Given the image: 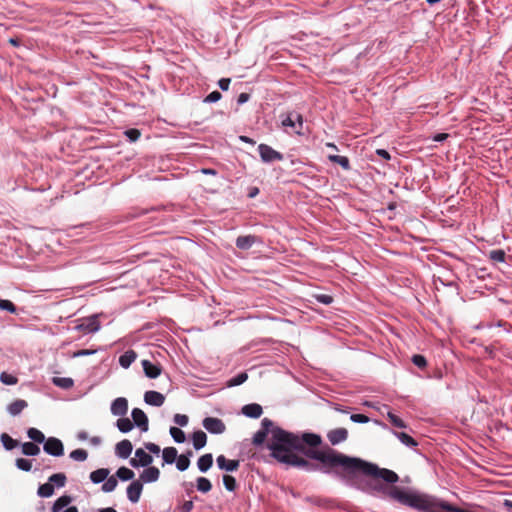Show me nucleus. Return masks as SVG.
<instances>
[{"mask_svg": "<svg viewBox=\"0 0 512 512\" xmlns=\"http://www.w3.org/2000/svg\"><path fill=\"white\" fill-rule=\"evenodd\" d=\"M258 151H259L261 160L265 163H271L274 161H282L284 158L280 152L274 150L272 147H270L267 144H260L258 146Z\"/></svg>", "mask_w": 512, "mask_h": 512, "instance_id": "20e7f679", "label": "nucleus"}, {"mask_svg": "<svg viewBox=\"0 0 512 512\" xmlns=\"http://www.w3.org/2000/svg\"><path fill=\"white\" fill-rule=\"evenodd\" d=\"M314 448L315 447H304L301 451L309 459L320 462L326 472L340 468L348 475L355 474L356 472H362L364 475L370 476L374 479H382L383 481L391 484H394L399 480L397 473L392 470L380 468L376 464L366 462L360 458L349 457L328 446L322 450Z\"/></svg>", "mask_w": 512, "mask_h": 512, "instance_id": "f257e3e1", "label": "nucleus"}, {"mask_svg": "<svg viewBox=\"0 0 512 512\" xmlns=\"http://www.w3.org/2000/svg\"><path fill=\"white\" fill-rule=\"evenodd\" d=\"M66 475L64 473H56L49 477V483L55 484L57 487H63L66 483Z\"/></svg>", "mask_w": 512, "mask_h": 512, "instance_id": "ea45409f", "label": "nucleus"}, {"mask_svg": "<svg viewBox=\"0 0 512 512\" xmlns=\"http://www.w3.org/2000/svg\"><path fill=\"white\" fill-rule=\"evenodd\" d=\"M351 421L355 423H367L369 422V417L364 414H352L350 416Z\"/></svg>", "mask_w": 512, "mask_h": 512, "instance_id": "4d7b16f0", "label": "nucleus"}, {"mask_svg": "<svg viewBox=\"0 0 512 512\" xmlns=\"http://www.w3.org/2000/svg\"><path fill=\"white\" fill-rule=\"evenodd\" d=\"M0 380L2 383L6 384V385H14L18 382V379L15 376L8 374L6 372H3L0 375Z\"/></svg>", "mask_w": 512, "mask_h": 512, "instance_id": "3c124183", "label": "nucleus"}, {"mask_svg": "<svg viewBox=\"0 0 512 512\" xmlns=\"http://www.w3.org/2000/svg\"><path fill=\"white\" fill-rule=\"evenodd\" d=\"M135 456L136 458H132L130 460V464L132 467H139V466H142V467H147L149 466L152 461H153V458L151 455H149L148 453H146L143 449L139 448L136 450L135 452Z\"/></svg>", "mask_w": 512, "mask_h": 512, "instance_id": "6e6552de", "label": "nucleus"}, {"mask_svg": "<svg viewBox=\"0 0 512 512\" xmlns=\"http://www.w3.org/2000/svg\"><path fill=\"white\" fill-rule=\"evenodd\" d=\"M116 425L118 429L123 433L131 431L134 426L133 422L129 418L123 416L117 420Z\"/></svg>", "mask_w": 512, "mask_h": 512, "instance_id": "7c9ffc66", "label": "nucleus"}, {"mask_svg": "<svg viewBox=\"0 0 512 512\" xmlns=\"http://www.w3.org/2000/svg\"><path fill=\"white\" fill-rule=\"evenodd\" d=\"M72 501V498L68 495L59 497L53 504L52 512H60L64 507L68 506Z\"/></svg>", "mask_w": 512, "mask_h": 512, "instance_id": "bb28decb", "label": "nucleus"}, {"mask_svg": "<svg viewBox=\"0 0 512 512\" xmlns=\"http://www.w3.org/2000/svg\"><path fill=\"white\" fill-rule=\"evenodd\" d=\"M273 458L281 463L294 466L307 472H314L320 469L319 464L313 463L304 457L293 452V450H302L304 446L300 438L279 427L271 430V441L268 444Z\"/></svg>", "mask_w": 512, "mask_h": 512, "instance_id": "f03ea898", "label": "nucleus"}, {"mask_svg": "<svg viewBox=\"0 0 512 512\" xmlns=\"http://www.w3.org/2000/svg\"><path fill=\"white\" fill-rule=\"evenodd\" d=\"M295 125L297 126L296 133L301 134V129L303 127V117L299 113H293Z\"/></svg>", "mask_w": 512, "mask_h": 512, "instance_id": "bf43d9fd", "label": "nucleus"}, {"mask_svg": "<svg viewBox=\"0 0 512 512\" xmlns=\"http://www.w3.org/2000/svg\"><path fill=\"white\" fill-rule=\"evenodd\" d=\"M44 451L52 456L58 457L64 454V447L58 438L50 437L44 443Z\"/></svg>", "mask_w": 512, "mask_h": 512, "instance_id": "423d86ee", "label": "nucleus"}, {"mask_svg": "<svg viewBox=\"0 0 512 512\" xmlns=\"http://www.w3.org/2000/svg\"><path fill=\"white\" fill-rule=\"evenodd\" d=\"M137 358V354L134 350H128L119 357V364L123 368H128Z\"/></svg>", "mask_w": 512, "mask_h": 512, "instance_id": "5701e85b", "label": "nucleus"}, {"mask_svg": "<svg viewBox=\"0 0 512 512\" xmlns=\"http://www.w3.org/2000/svg\"><path fill=\"white\" fill-rule=\"evenodd\" d=\"M242 413L249 418L257 419L262 415L263 409L261 405L257 403H251L243 406Z\"/></svg>", "mask_w": 512, "mask_h": 512, "instance_id": "a211bd4d", "label": "nucleus"}, {"mask_svg": "<svg viewBox=\"0 0 512 512\" xmlns=\"http://www.w3.org/2000/svg\"><path fill=\"white\" fill-rule=\"evenodd\" d=\"M315 297L318 302L325 304V305H329L333 302V297L330 295H327V294H319V295H316Z\"/></svg>", "mask_w": 512, "mask_h": 512, "instance_id": "13d9d810", "label": "nucleus"}, {"mask_svg": "<svg viewBox=\"0 0 512 512\" xmlns=\"http://www.w3.org/2000/svg\"><path fill=\"white\" fill-rule=\"evenodd\" d=\"M348 438V430L346 428H335L327 433V439L332 445H337L346 441Z\"/></svg>", "mask_w": 512, "mask_h": 512, "instance_id": "9d476101", "label": "nucleus"}, {"mask_svg": "<svg viewBox=\"0 0 512 512\" xmlns=\"http://www.w3.org/2000/svg\"><path fill=\"white\" fill-rule=\"evenodd\" d=\"M109 475V470L100 468L90 473V479L93 483L98 484L106 480Z\"/></svg>", "mask_w": 512, "mask_h": 512, "instance_id": "a878e982", "label": "nucleus"}, {"mask_svg": "<svg viewBox=\"0 0 512 512\" xmlns=\"http://www.w3.org/2000/svg\"><path fill=\"white\" fill-rule=\"evenodd\" d=\"M0 438H1V442L6 450H12L15 447H17L19 444L17 440L13 439L7 433H2Z\"/></svg>", "mask_w": 512, "mask_h": 512, "instance_id": "c9c22d12", "label": "nucleus"}, {"mask_svg": "<svg viewBox=\"0 0 512 512\" xmlns=\"http://www.w3.org/2000/svg\"><path fill=\"white\" fill-rule=\"evenodd\" d=\"M448 136L449 135L447 133H439L433 137V140L436 142H442V141L446 140L448 138Z\"/></svg>", "mask_w": 512, "mask_h": 512, "instance_id": "e2e57ef3", "label": "nucleus"}, {"mask_svg": "<svg viewBox=\"0 0 512 512\" xmlns=\"http://www.w3.org/2000/svg\"><path fill=\"white\" fill-rule=\"evenodd\" d=\"M106 482L102 485V490L104 492H112L118 485V481L115 476H110L106 478Z\"/></svg>", "mask_w": 512, "mask_h": 512, "instance_id": "37998d69", "label": "nucleus"}, {"mask_svg": "<svg viewBox=\"0 0 512 512\" xmlns=\"http://www.w3.org/2000/svg\"><path fill=\"white\" fill-rule=\"evenodd\" d=\"M70 457L75 461H85L88 457V453L84 449H76L70 453Z\"/></svg>", "mask_w": 512, "mask_h": 512, "instance_id": "49530a36", "label": "nucleus"}, {"mask_svg": "<svg viewBox=\"0 0 512 512\" xmlns=\"http://www.w3.org/2000/svg\"><path fill=\"white\" fill-rule=\"evenodd\" d=\"M22 452L27 456H36L40 452V448L33 442H25L22 444Z\"/></svg>", "mask_w": 512, "mask_h": 512, "instance_id": "c85d7f7f", "label": "nucleus"}, {"mask_svg": "<svg viewBox=\"0 0 512 512\" xmlns=\"http://www.w3.org/2000/svg\"><path fill=\"white\" fill-rule=\"evenodd\" d=\"M27 435L36 443H43L45 441L44 434L37 428H29L27 431Z\"/></svg>", "mask_w": 512, "mask_h": 512, "instance_id": "4c0bfd02", "label": "nucleus"}, {"mask_svg": "<svg viewBox=\"0 0 512 512\" xmlns=\"http://www.w3.org/2000/svg\"><path fill=\"white\" fill-rule=\"evenodd\" d=\"M131 415L133 419V424L138 426L141 431L147 432L149 428V421L147 415L140 408H134L132 410Z\"/></svg>", "mask_w": 512, "mask_h": 512, "instance_id": "1a4fd4ad", "label": "nucleus"}, {"mask_svg": "<svg viewBox=\"0 0 512 512\" xmlns=\"http://www.w3.org/2000/svg\"><path fill=\"white\" fill-rule=\"evenodd\" d=\"M387 417L390 423L397 428H406L405 422L392 412H388Z\"/></svg>", "mask_w": 512, "mask_h": 512, "instance_id": "a18cd8bd", "label": "nucleus"}, {"mask_svg": "<svg viewBox=\"0 0 512 512\" xmlns=\"http://www.w3.org/2000/svg\"><path fill=\"white\" fill-rule=\"evenodd\" d=\"M395 436L406 446L415 447L417 441L405 432H394Z\"/></svg>", "mask_w": 512, "mask_h": 512, "instance_id": "72a5a7b5", "label": "nucleus"}, {"mask_svg": "<svg viewBox=\"0 0 512 512\" xmlns=\"http://www.w3.org/2000/svg\"><path fill=\"white\" fill-rule=\"evenodd\" d=\"M273 428L274 423L270 419L264 418L261 422V429L254 434L253 444L255 446L262 445Z\"/></svg>", "mask_w": 512, "mask_h": 512, "instance_id": "39448f33", "label": "nucleus"}, {"mask_svg": "<svg viewBox=\"0 0 512 512\" xmlns=\"http://www.w3.org/2000/svg\"><path fill=\"white\" fill-rule=\"evenodd\" d=\"M302 445H308L310 447H318L322 443L321 436L314 433H304L300 438Z\"/></svg>", "mask_w": 512, "mask_h": 512, "instance_id": "aec40b11", "label": "nucleus"}, {"mask_svg": "<svg viewBox=\"0 0 512 512\" xmlns=\"http://www.w3.org/2000/svg\"><path fill=\"white\" fill-rule=\"evenodd\" d=\"M124 134L131 142L137 141L141 136V132L135 128L126 130Z\"/></svg>", "mask_w": 512, "mask_h": 512, "instance_id": "603ef678", "label": "nucleus"}, {"mask_svg": "<svg viewBox=\"0 0 512 512\" xmlns=\"http://www.w3.org/2000/svg\"><path fill=\"white\" fill-rule=\"evenodd\" d=\"M223 484L228 491H235L237 488L236 479L231 475L223 476Z\"/></svg>", "mask_w": 512, "mask_h": 512, "instance_id": "c03bdc74", "label": "nucleus"}, {"mask_svg": "<svg viewBox=\"0 0 512 512\" xmlns=\"http://www.w3.org/2000/svg\"><path fill=\"white\" fill-rule=\"evenodd\" d=\"M212 464L213 456L211 453L202 455L197 461V466L201 472L208 471L212 467Z\"/></svg>", "mask_w": 512, "mask_h": 512, "instance_id": "4be33fe9", "label": "nucleus"}, {"mask_svg": "<svg viewBox=\"0 0 512 512\" xmlns=\"http://www.w3.org/2000/svg\"><path fill=\"white\" fill-rule=\"evenodd\" d=\"M376 153L385 160H389L391 158L389 152L384 149H378Z\"/></svg>", "mask_w": 512, "mask_h": 512, "instance_id": "0e129e2a", "label": "nucleus"}, {"mask_svg": "<svg viewBox=\"0 0 512 512\" xmlns=\"http://www.w3.org/2000/svg\"><path fill=\"white\" fill-rule=\"evenodd\" d=\"M132 450H133L132 443L127 439H124V440L118 442L115 447V452H116L117 456H119L120 458H123V459L128 458L130 456Z\"/></svg>", "mask_w": 512, "mask_h": 512, "instance_id": "dca6fc26", "label": "nucleus"}, {"mask_svg": "<svg viewBox=\"0 0 512 512\" xmlns=\"http://www.w3.org/2000/svg\"><path fill=\"white\" fill-rule=\"evenodd\" d=\"M28 406L27 402L22 399H17L8 406V412L16 416L20 414Z\"/></svg>", "mask_w": 512, "mask_h": 512, "instance_id": "b1692460", "label": "nucleus"}, {"mask_svg": "<svg viewBox=\"0 0 512 512\" xmlns=\"http://www.w3.org/2000/svg\"><path fill=\"white\" fill-rule=\"evenodd\" d=\"M143 490V484L140 480L133 481L127 487V497L132 503H137Z\"/></svg>", "mask_w": 512, "mask_h": 512, "instance_id": "9b49d317", "label": "nucleus"}, {"mask_svg": "<svg viewBox=\"0 0 512 512\" xmlns=\"http://www.w3.org/2000/svg\"><path fill=\"white\" fill-rule=\"evenodd\" d=\"M90 442L92 445L97 446V445L101 444L102 440L99 436H94V437L90 438Z\"/></svg>", "mask_w": 512, "mask_h": 512, "instance_id": "774afa93", "label": "nucleus"}, {"mask_svg": "<svg viewBox=\"0 0 512 512\" xmlns=\"http://www.w3.org/2000/svg\"><path fill=\"white\" fill-rule=\"evenodd\" d=\"M230 78H222L219 80L218 85L223 91H227L230 85Z\"/></svg>", "mask_w": 512, "mask_h": 512, "instance_id": "680f3d73", "label": "nucleus"}, {"mask_svg": "<svg viewBox=\"0 0 512 512\" xmlns=\"http://www.w3.org/2000/svg\"><path fill=\"white\" fill-rule=\"evenodd\" d=\"M217 465L220 469L233 472L238 470L240 466L239 460H228L224 455H219L216 459Z\"/></svg>", "mask_w": 512, "mask_h": 512, "instance_id": "2eb2a0df", "label": "nucleus"}, {"mask_svg": "<svg viewBox=\"0 0 512 512\" xmlns=\"http://www.w3.org/2000/svg\"><path fill=\"white\" fill-rule=\"evenodd\" d=\"M192 455V451H188L186 454H181L176 458V467L180 471H185L190 465L189 457Z\"/></svg>", "mask_w": 512, "mask_h": 512, "instance_id": "393cba45", "label": "nucleus"}, {"mask_svg": "<svg viewBox=\"0 0 512 512\" xmlns=\"http://www.w3.org/2000/svg\"><path fill=\"white\" fill-rule=\"evenodd\" d=\"M193 446L196 450L203 448L207 443V435L204 431L198 430L192 434Z\"/></svg>", "mask_w": 512, "mask_h": 512, "instance_id": "412c9836", "label": "nucleus"}, {"mask_svg": "<svg viewBox=\"0 0 512 512\" xmlns=\"http://www.w3.org/2000/svg\"><path fill=\"white\" fill-rule=\"evenodd\" d=\"M145 448L149 452L154 453V454H158L160 452V447L155 443H151V442L145 443Z\"/></svg>", "mask_w": 512, "mask_h": 512, "instance_id": "052dcab7", "label": "nucleus"}, {"mask_svg": "<svg viewBox=\"0 0 512 512\" xmlns=\"http://www.w3.org/2000/svg\"><path fill=\"white\" fill-rule=\"evenodd\" d=\"M100 329V322L97 315H92L80 320V323L75 326V330L83 333H95Z\"/></svg>", "mask_w": 512, "mask_h": 512, "instance_id": "7ed1b4c3", "label": "nucleus"}, {"mask_svg": "<svg viewBox=\"0 0 512 512\" xmlns=\"http://www.w3.org/2000/svg\"><path fill=\"white\" fill-rule=\"evenodd\" d=\"M328 159L331 162L340 165L344 170H349L350 169V162H349V159L346 156L329 155Z\"/></svg>", "mask_w": 512, "mask_h": 512, "instance_id": "2f4dec72", "label": "nucleus"}, {"mask_svg": "<svg viewBox=\"0 0 512 512\" xmlns=\"http://www.w3.org/2000/svg\"><path fill=\"white\" fill-rule=\"evenodd\" d=\"M248 379V375L246 372L239 373L235 377L231 378L227 385L229 387H234L243 384Z\"/></svg>", "mask_w": 512, "mask_h": 512, "instance_id": "a19ab883", "label": "nucleus"}, {"mask_svg": "<svg viewBox=\"0 0 512 512\" xmlns=\"http://www.w3.org/2000/svg\"><path fill=\"white\" fill-rule=\"evenodd\" d=\"M488 258L494 263L505 262L506 253L502 249L491 250L488 254Z\"/></svg>", "mask_w": 512, "mask_h": 512, "instance_id": "473e14b6", "label": "nucleus"}, {"mask_svg": "<svg viewBox=\"0 0 512 512\" xmlns=\"http://www.w3.org/2000/svg\"><path fill=\"white\" fill-rule=\"evenodd\" d=\"M0 309L6 310L10 313H16V310H17L14 303L11 302L10 300H6V299H0Z\"/></svg>", "mask_w": 512, "mask_h": 512, "instance_id": "09e8293b", "label": "nucleus"}, {"mask_svg": "<svg viewBox=\"0 0 512 512\" xmlns=\"http://www.w3.org/2000/svg\"><path fill=\"white\" fill-rule=\"evenodd\" d=\"M128 411V401L124 397L116 398L111 404V413L115 416H124Z\"/></svg>", "mask_w": 512, "mask_h": 512, "instance_id": "f8f14e48", "label": "nucleus"}, {"mask_svg": "<svg viewBox=\"0 0 512 512\" xmlns=\"http://www.w3.org/2000/svg\"><path fill=\"white\" fill-rule=\"evenodd\" d=\"M52 382L54 385L63 389H70L74 385L73 379L68 377H54Z\"/></svg>", "mask_w": 512, "mask_h": 512, "instance_id": "c756f323", "label": "nucleus"}, {"mask_svg": "<svg viewBox=\"0 0 512 512\" xmlns=\"http://www.w3.org/2000/svg\"><path fill=\"white\" fill-rule=\"evenodd\" d=\"M54 493V485L47 482L39 486L38 495L41 497H50Z\"/></svg>", "mask_w": 512, "mask_h": 512, "instance_id": "58836bf2", "label": "nucleus"}, {"mask_svg": "<svg viewBox=\"0 0 512 512\" xmlns=\"http://www.w3.org/2000/svg\"><path fill=\"white\" fill-rule=\"evenodd\" d=\"M249 94L247 93H241L239 96H238V99H237V102L239 104H243L245 102H247L249 100Z\"/></svg>", "mask_w": 512, "mask_h": 512, "instance_id": "69168bd1", "label": "nucleus"}, {"mask_svg": "<svg viewBox=\"0 0 512 512\" xmlns=\"http://www.w3.org/2000/svg\"><path fill=\"white\" fill-rule=\"evenodd\" d=\"M16 466L17 468H19L20 470H23V471H30L31 468H32V463L30 460L28 459H25V458H18L16 460Z\"/></svg>", "mask_w": 512, "mask_h": 512, "instance_id": "de8ad7c7", "label": "nucleus"}, {"mask_svg": "<svg viewBox=\"0 0 512 512\" xmlns=\"http://www.w3.org/2000/svg\"><path fill=\"white\" fill-rule=\"evenodd\" d=\"M92 353H93V351L86 350V349H84V350H79V351H77V352H75V353H74V357H79V356H84V355H90V354H92Z\"/></svg>", "mask_w": 512, "mask_h": 512, "instance_id": "338daca9", "label": "nucleus"}, {"mask_svg": "<svg viewBox=\"0 0 512 512\" xmlns=\"http://www.w3.org/2000/svg\"><path fill=\"white\" fill-rule=\"evenodd\" d=\"M221 97H222V95L219 91H213L206 96V98L204 99V102H207V103L217 102L218 100L221 99Z\"/></svg>", "mask_w": 512, "mask_h": 512, "instance_id": "5fc2aeb1", "label": "nucleus"}, {"mask_svg": "<svg viewBox=\"0 0 512 512\" xmlns=\"http://www.w3.org/2000/svg\"><path fill=\"white\" fill-rule=\"evenodd\" d=\"M170 435L177 443H183L186 440L185 433L178 427H171Z\"/></svg>", "mask_w": 512, "mask_h": 512, "instance_id": "79ce46f5", "label": "nucleus"}, {"mask_svg": "<svg viewBox=\"0 0 512 512\" xmlns=\"http://www.w3.org/2000/svg\"><path fill=\"white\" fill-rule=\"evenodd\" d=\"M196 486L198 491L202 493H208L212 489L210 480L205 477H198L196 480Z\"/></svg>", "mask_w": 512, "mask_h": 512, "instance_id": "f704fd0d", "label": "nucleus"}, {"mask_svg": "<svg viewBox=\"0 0 512 512\" xmlns=\"http://www.w3.org/2000/svg\"><path fill=\"white\" fill-rule=\"evenodd\" d=\"M160 477V471L157 467L150 466L143 470L140 474V481L143 483L155 482Z\"/></svg>", "mask_w": 512, "mask_h": 512, "instance_id": "4468645a", "label": "nucleus"}, {"mask_svg": "<svg viewBox=\"0 0 512 512\" xmlns=\"http://www.w3.org/2000/svg\"><path fill=\"white\" fill-rule=\"evenodd\" d=\"M257 240L258 238L254 235L239 236L236 239V246L241 250H248L254 243H256Z\"/></svg>", "mask_w": 512, "mask_h": 512, "instance_id": "6ab92c4d", "label": "nucleus"}, {"mask_svg": "<svg viewBox=\"0 0 512 512\" xmlns=\"http://www.w3.org/2000/svg\"><path fill=\"white\" fill-rule=\"evenodd\" d=\"M178 456L177 449L175 447H167L163 449L162 457L165 463L172 464L175 462Z\"/></svg>", "mask_w": 512, "mask_h": 512, "instance_id": "cd10ccee", "label": "nucleus"}, {"mask_svg": "<svg viewBox=\"0 0 512 512\" xmlns=\"http://www.w3.org/2000/svg\"><path fill=\"white\" fill-rule=\"evenodd\" d=\"M204 428L213 434H221L225 431L226 426L223 421L215 417H206L202 422Z\"/></svg>", "mask_w": 512, "mask_h": 512, "instance_id": "0eeeda50", "label": "nucleus"}, {"mask_svg": "<svg viewBox=\"0 0 512 512\" xmlns=\"http://www.w3.org/2000/svg\"><path fill=\"white\" fill-rule=\"evenodd\" d=\"M188 421H189V418L185 414H175L174 415V422L181 427L186 426L188 424Z\"/></svg>", "mask_w": 512, "mask_h": 512, "instance_id": "864d4df0", "label": "nucleus"}, {"mask_svg": "<svg viewBox=\"0 0 512 512\" xmlns=\"http://www.w3.org/2000/svg\"><path fill=\"white\" fill-rule=\"evenodd\" d=\"M144 401L151 406L160 407L165 402V396L157 391H147L144 394Z\"/></svg>", "mask_w": 512, "mask_h": 512, "instance_id": "ddd939ff", "label": "nucleus"}, {"mask_svg": "<svg viewBox=\"0 0 512 512\" xmlns=\"http://www.w3.org/2000/svg\"><path fill=\"white\" fill-rule=\"evenodd\" d=\"M412 362L414 365L419 367L420 369H424L427 366V360L423 355L415 354L412 357Z\"/></svg>", "mask_w": 512, "mask_h": 512, "instance_id": "8fccbe9b", "label": "nucleus"}, {"mask_svg": "<svg viewBox=\"0 0 512 512\" xmlns=\"http://www.w3.org/2000/svg\"><path fill=\"white\" fill-rule=\"evenodd\" d=\"M142 366L144 373L148 378L155 379L161 374L160 365L153 364L149 360H143Z\"/></svg>", "mask_w": 512, "mask_h": 512, "instance_id": "f3484780", "label": "nucleus"}, {"mask_svg": "<svg viewBox=\"0 0 512 512\" xmlns=\"http://www.w3.org/2000/svg\"><path fill=\"white\" fill-rule=\"evenodd\" d=\"M282 125L285 127H292L295 129V131L297 130V126L295 125L293 113L288 114L287 117L282 120Z\"/></svg>", "mask_w": 512, "mask_h": 512, "instance_id": "6e6d98bb", "label": "nucleus"}, {"mask_svg": "<svg viewBox=\"0 0 512 512\" xmlns=\"http://www.w3.org/2000/svg\"><path fill=\"white\" fill-rule=\"evenodd\" d=\"M116 476L122 481H128L133 479L135 474L131 469L123 466L117 470Z\"/></svg>", "mask_w": 512, "mask_h": 512, "instance_id": "e433bc0d", "label": "nucleus"}]
</instances>
